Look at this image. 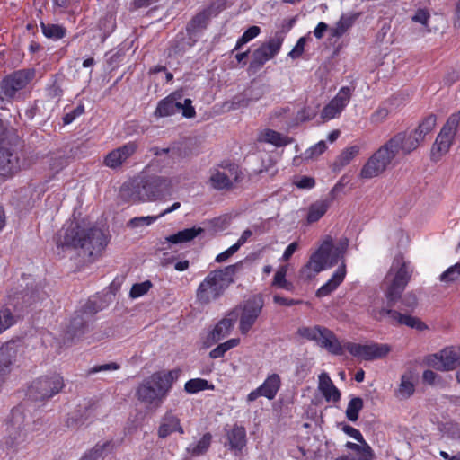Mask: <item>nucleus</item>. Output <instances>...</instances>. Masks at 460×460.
I'll use <instances>...</instances> for the list:
<instances>
[{
    "mask_svg": "<svg viewBox=\"0 0 460 460\" xmlns=\"http://www.w3.org/2000/svg\"><path fill=\"white\" fill-rule=\"evenodd\" d=\"M411 278L408 264L402 258H395L390 270L385 279L387 285L385 297L387 306H370L369 314L376 320H387L392 324H401L418 330L426 329V325L420 319L394 310L395 303L400 299Z\"/></svg>",
    "mask_w": 460,
    "mask_h": 460,
    "instance_id": "obj_1",
    "label": "nucleus"
},
{
    "mask_svg": "<svg viewBox=\"0 0 460 460\" xmlns=\"http://www.w3.org/2000/svg\"><path fill=\"white\" fill-rule=\"evenodd\" d=\"M348 248V240L341 239L337 244L332 243L331 236H326L319 248L310 256L308 262L300 270L299 276L304 280H310L319 272L330 269L341 261V265L332 278L316 292L317 296H326L334 291L346 276V265L343 261Z\"/></svg>",
    "mask_w": 460,
    "mask_h": 460,
    "instance_id": "obj_2",
    "label": "nucleus"
},
{
    "mask_svg": "<svg viewBox=\"0 0 460 460\" xmlns=\"http://www.w3.org/2000/svg\"><path fill=\"white\" fill-rule=\"evenodd\" d=\"M297 333L302 338L315 341L321 348L337 356L343 355L346 349L353 357L370 361L384 358L390 352V347L387 344L374 342L358 344L349 341L341 343L332 331L320 325L301 327Z\"/></svg>",
    "mask_w": 460,
    "mask_h": 460,
    "instance_id": "obj_3",
    "label": "nucleus"
},
{
    "mask_svg": "<svg viewBox=\"0 0 460 460\" xmlns=\"http://www.w3.org/2000/svg\"><path fill=\"white\" fill-rule=\"evenodd\" d=\"M56 244L62 249L80 250L82 254L91 258L102 252L107 239L99 228L85 227L77 222H71L58 231Z\"/></svg>",
    "mask_w": 460,
    "mask_h": 460,
    "instance_id": "obj_4",
    "label": "nucleus"
},
{
    "mask_svg": "<svg viewBox=\"0 0 460 460\" xmlns=\"http://www.w3.org/2000/svg\"><path fill=\"white\" fill-rule=\"evenodd\" d=\"M172 179L159 175L144 176L121 187V197L131 202L162 199L172 195Z\"/></svg>",
    "mask_w": 460,
    "mask_h": 460,
    "instance_id": "obj_5",
    "label": "nucleus"
},
{
    "mask_svg": "<svg viewBox=\"0 0 460 460\" xmlns=\"http://www.w3.org/2000/svg\"><path fill=\"white\" fill-rule=\"evenodd\" d=\"M177 373L160 371L145 379L137 388L136 396L147 409H158L172 388Z\"/></svg>",
    "mask_w": 460,
    "mask_h": 460,
    "instance_id": "obj_6",
    "label": "nucleus"
},
{
    "mask_svg": "<svg viewBox=\"0 0 460 460\" xmlns=\"http://www.w3.org/2000/svg\"><path fill=\"white\" fill-rule=\"evenodd\" d=\"M241 266L242 262H237L210 271L197 288L196 298L198 302L208 305L220 298L228 287L234 282V276Z\"/></svg>",
    "mask_w": 460,
    "mask_h": 460,
    "instance_id": "obj_7",
    "label": "nucleus"
},
{
    "mask_svg": "<svg viewBox=\"0 0 460 460\" xmlns=\"http://www.w3.org/2000/svg\"><path fill=\"white\" fill-rule=\"evenodd\" d=\"M460 129V110L453 113L440 129L431 147V158L439 160L448 153L454 143L455 137Z\"/></svg>",
    "mask_w": 460,
    "mask_h": 460,
    "instance_id": "obj_8",
    "label": "nucleus"
},
{
    "mask_svg": "<svg viewBox=\"0 0 460 460\" xmlns=\"http://www.w3.org/2000/svg\"><path fill=\"white\" fill-rule=\"evenodd\" d=\"M239 179L238 166L232 163H223L209 170L208 183L216 190H228Z\"/></svg>",
    "mask_w": 460,
    "mask_h": 460,
    "instance_id": "obj_9",
    "label": "nucleus"
},
{
    "mask_svg": "<svg viewBox=\"0 0 460 460\" xmlns=\"http://www.w3.org/2000/svg\"><path fill=\"white\" fill-rule=\"evenodd\" d=\"M394 157L393 151H391L385 143L362 166L359 172V178L362 180H370L381 175Z\"/></svg>",
    "mask_w": 460,
    "mask_h": 460,
    "instance_id": "obj_10",
    "label": "nucleus"
},
{
    "mask_svg": "<svg viewBox=\"0 0 460 460\" xmlns=\"http://www.w3.org/2000/svg\"><path fill=\"white\" fill-rule=\"evenodd\" d=\"M63 377L57 373L43 376L33 381L29 395L36 401H43L58 394L64 387Z\"/></svg>",
    "mask_w": 460,
    "mask_h": 460,
    "instance_id": "obj_11",
    "label": "nucleus"
},
{
    "mask_svg": "<svg viewBox=\"0 0 460 460\" xmlns=\"http://www.w3.org/2000/svg\"><path fill=\"white\" fill-rule=\"evenodd\" d=\"M181 112L186 118H193L195 110L190 99H182L180 93H172L159 102L155 114L158 117H166Z\"/></svg>",
    "mask_w": 460,
    "mask_h": 460,
    "instance_id": "obj_12",
    "label": "nucleus"
},
{
    "mask_svg": "<svg viewBox=\"0 0 460 460\" xmlns=\"http://www.w3.org/2000/svg\"><path fill=\"white\" fill-rule=\"evenodd\" d=\"M35 76L33 68L22 69L6 76L0 84V98L9 99L23 89Z\"/></svg>",
    "mask_w": 460,
    "mask_h": 460,
    "instance_id": "obj_13",
    "label": "nucleus"
},
{
    "mask_svg": "<svg viewBox=\"0 0 460 460\" xmlns=\"http://www.w3.org/2000/svg\"><path fill=\"white\" fill-rule=\"evenodd\" d=\"M283 40V37L277 33L274 37L257 48L252 53L250 68L257 71L261 68L267 61L272 59L279 52Z\"/></svg>",
    "mask_w": 460,
    "mask_h": 460,
    "instance_id": "obj_14",
    "label": "nucleus"
},
{
    "mask_svg": "<svg viewBox=\"0 0 460 460\" xmlns=\"http://www.w3.org/2000/svg\"><path fill=\"white\" fill-rule=\"evenodd\" d=\"M264 306L261 296H253L245 300L242 305L239 329L242 334H246L256 323Z\"/></svg>",
    "mask_w": 460,
    "mask_h": 460,
    "instance_id": "obj_15",
    "label": "nucleus"
},
{
    "mask_svg": "<svg viewBox=\"0 0 460 460\" xmlns=\"http://www.w3.org/2000/svg\"><path fill=\"white\" fill-rule=\"evenodd\" d=\"M420 138L418 137L414 130L403 131L395 134L385 144L394 156L401 151L403 155H409L416 150L420 145Z\"/></svg>",
    "mask_w": 460,
    "mask_h": 460,
    "instance_id": "obj_16",
    "label": "nucleus"
},
{
    "mask_svg": "<svg viewBox=\"0 0 460 460\" xmlns=\"http://www.w3.org/2000/svg\"><path fill=\"white\" fill-rule=\"evenodd\" d=\"M431 367L440 371H449L460 364V348L447 347L428 358Z\"/></svg>",
    "mask_w": 460,
    "mask_h": 460,
    "instance_id": "obj_17",
    "label": "nucleus"
},
{
    "mask_svg": "<svg viewBox=\"0 0 460 460\" xmlns=\"http://www.w3.org/2000/svg\"><path fill=\"white\" fill-rule=\"evenodd\" d=\"M352 89L343 86L338 93L324 106L321 112V118L324 121L339 117L350 101Z\"/></svg>",
    "mask_w": 460,
    "mask_h": 460,
    "instance_id": "obj_18",
    "label": "nucleus"
},
{
    "mask_svg": "<svg viewBox=\"0 0 460 460\" xmlns=\"http://www.w3.org/2000/svg\"><path fill=\"white\" fill-rule=\"evenodd\" d=\"M137 142L131 141L109 152L104 157V164L111 169L122 166L137 150Z\"/></svg>",
    "mask_w": 460,
    "mask_h": 460,
    "instance_id": "obj_19",
    "label": "nucleus"
},
{
    "mask_svg": "<svg viewBox=\"0 0 460 460\" xmlns=\"http://www.w3.org/2000/svg\"><path fill=\"white\" fill-rule=\"evenodd\" d=\"M24 162L21 159L18 151L0 150V174L11 178L24 169Z\"/></svg>",
    "mask_w": 460,
    "mask_h": 460,
    "instance_id": "obj_20",
    "label": "nucleus"
},
{
    "mask_svg": "<svg viewBox=\"0 0 460 460\" xmlns=\"http://www.w3.org/2000/svg\"><path fill=\"white\" fill-rule=\"evenodd\" d=\"M16 357L17 349L14 343H7L0 348V383L12 371Z\"/></svg>",
    "mask_w": 460,
    "mask_h": 460,
    "instance_id": "obj_21",
    "label": "nucleus"
},
{
    "mask_svg": "<svg viewBox=\"0 0 460 460\" xmlns=\"http://www.w3.org/2000/svg\"><path fill=\"white\" fill-rule=\"evenodd\" d=\"M237 316L238 314L236 312H231L215 326L209 336L213 342L220 341L230 333Z\"/></svg>",
    "mask_w": 460,
    "mask_h": 460,
    "instance_id": "obj_22",
    "label": "nucleus"
},
{
    "mask_svg": "<svg viewBox=\"0 0 460 460\" xmlns=\"http://www.w3.org/2000/svg\"><path fill=\"white\" fill-rule=\"evenodd\" d=\"M20 137L13 128H9L4 124L0 125V150L18 151Z\"/></svg>",
    "mask_w": 460,
    "mask_h": 460,
    "instance_id": "obj_23",
    "label": "nucleus"
},
{
    "mask_svg": "<svg viewBox=\"0 0 460 460\" xmlns=\"http://www.w3.org/2000/svg\"><path fill=\"white\" fill-rule=\"evenodd\" d=\"M318 389L321 391L325 400L327 402H338L341 398V393L333 385L328 374L322 373L318 376Z\"/></svg>",
    "mask_w": 460,
    "mask_h": 460,
    "instance_id": "obj_24",
    "label": "nucleus"
},
{
    "mask_svg": "<svg viewBox=\"0 0 460 460\" xmlns=\"http://www.w3.org/2000/svg\"><path fill=\"white\" fill-rule=\"evenodd\" d=\"M226 438L231 450L241 452L246 446V430L242 426L234 425L226 432Z\"/></svg>",
    "mask_w": 460,
    "mask_h": 460,
    "instance_id": "obj_25",
    "label": "nucleus"
},
{
    "mask_svg": "<svg viewBox=\"0 0 460 460\" xmlns=\"http://www.w3.org/2000/svg\"><path fill=\"white\" fill-rule=\"evenodd\" d=\"M19 299L20 296H18L10 298L8 306L0 309V334L16 323L18 315L13 314L9 306L15 309Z\"/></svg>",
    "mask_w": 460,
    "mask_h": 460,
    "instance_id": "obj_26",
    "label": "nucleus"
},
{
    "mask_svg": "<svg viewBox=\"0 0 460 460\" xmlns=\"http://www.w3.org/2000/svg\"><path fill=\"white\" fill-rule=\"evenodd\" d=\"M19 299L20 296H18L10 298L8 306L0 309V334L16 323L18 315L13 314L9 306L15 309Z\"/></svg>",
    "mask_w": 460,
    "mask_h": 460,
    "instance_id": "obj_27",
    "label": "nucleus"
},
{
    "mask_svg": "<svg viewBox=\"0 0 460 460\" xmlns=\"http://www.w3.org/2000/svg\"><path fill=\"white\" fill-rule=\"evenodd\" d=\"M174 431H178L181 434L183 433V429L180 424V420L171 411L166 412L161 420L158 436L161 438H164Z\"/></svg>",
    "mask_w": 460,
    "mask_h": 460,
    "instance_id": "obj_28",
    "label": "nucleus"
},
{
    "mask_svg": "<svg viewBox=\"0 0 460 460\" xmlns=\"http://www.w3.org/2000/svg\"><path fill=\"white\" fill-rule=\"evenodd\" d=\"M281 385V379L278 374H270L267 376L264 382L259 386L262 396L272 400L277 395Z\"/></svg>",
    "mask_w": 460,
    "mask_h": 460,
    "instance_id": "obj_29",
    "label": "nucleus"
},
{
    "mask_svg": "<svg viewBox=\"0 0 460 460\" xmlns=\"http://www.w3.org/2000/svg\"><path fill=\"white\" fill-rule=\"evenodd\" d=\"M260 142L273 145L276 147L285 146L292 142V138L273 129H265L258 137Z\"/></svg>",
    "mask_w": 460,
    "mask_h": 460,
    "instance_id": "obj_30",
    "label": "nucleus"
},
{
    "mask_svg": "<svg viewBox=\"0 0 460 460\" xmlns=\"http://www.w3.org/2000/svg\"><path fill=\"white\" fill-rule=\"evenodd\" d=\"M203 232V229L201 227H191V228H186L181 231H179L178 233L166 236L164 238L165 243H170L172 244H178V243H188L193 240L195 237H197L199 234H200Z\"/></svg>",
    "mask_w": 460,
    "mask_h": 460,
    "instance_id": "obj_31",
    "label": "nucleus"
},
{
    "mask_svg": "<svg viewBox=\"0 0 460 460\" xmlns=\"http://www.w3.org/2000/svg\"><path fill=\"white\" fill-rule=\"evenodd\" d=\"M211 440V434L206 433L197 443L190 444L186 450L191 456H202L208 450Z\"/></svg>",
    "mask_w": 460,
    "mask_h": 460,
    "instance_id": "obj_32",
    "label": "nucleus"
},
{
    "mask_svg": "<svg viewBox=\"0 0 460 460\" xmlns=\"http://www.w3.org/2000/svg\"><path fill=\"white\" fill-rule=\"evenodd\" d=\"M330 202L328 200H318L313 203L308 210L307 222L309 224L318 221L328 210Z\"/></svg>",
    "mask_w": 460,
    "mask_h": 460,
    "instance_id": "obj_33",
    "label": "nucleus"
},
{
    "mask_svg": "<svg viewBox=\"0 0 460 460\" xmlns=\"http://www.w3.org/2000/svg\"><path fill=\"white\" fill-rule=\"evenodd\" d=\"M437 125V116L434 114H429L419 124L418 128H416L414 132L420 138V142H423L425 137L432 132L434 128Z\"/></svg>",
    "mask_w": 460,
    "mask_h": 460,
    "instance_id": "obj_34",
    "label": "nucleus"
},
{
    "mask_svg": "<svg viewBox=\"0 0 460 460\" xmlns=\"http://www.w3.org/2000/svg\"><path fill=\"white\" fill-rule=\"evenodd\" d=\"M357 19L356 14L342 15L336 24L331 28V34L332 37L342 36L349 28L352 26Z\"/></svg>",
    "mask_w": 460,
    "mask_h": 460,
    "instance_id": "obj_35",
    "label": "nucleus"
},
{
    "mask_svg": "<svg viewBox=\"0 0 460 460\" xmlns=\"http://www.w3.org/2000/svg\"><path fill=\"white\" fill-rule=\"evenodd\" d=\"M359 153V147L358 146H352L345 148L336 158L334 162V167L341 169L348 165Z\"/></svg>",
    "mask_w": 460,
    "mask_h": 460,
    "instance_id": "obj_36",
    "label": "nucleus"
},
{
    "mask_svg": "<svg viewBox=\"0 0 460 460\" xmlns=\"http://www.w3.org/2000/svg\"><path fill=\"white\" fill-rule=\"evenodd\" d=\"M25 416L20 408H15L11 412V417L8 424V431L10 434L21 430L25 426Z\"/></svg>",
    "mask_w": 460,
    "mask_h": 460,
    "instance_id": "obj_37",
    "label": "nucleus"
},
{
    "mask_svg": "<svg viewBox=\"0 0 460 460\" xmlns=\"http://www.w3.org/2000/svg\"><path fill=\"white\" fill-rule=\"evenodd\" d=\"M40 26L42 33L49 39L57 40L62 39L66 35V29L59 24L41 22Z\"/></svg>",
    "mask_w": 460,
    "mask_h": 460,
    "instance_id": "obj_38",
    "label": "nucleus"
},
{
    "mask_svg": "<svg viewBox=\"0 0 460 460\" xmlns=\"http://www.w3.org/2000/svg\"><path fill=\"white\" fill-rule=\"evenodd\" d=\"M184 389L189 394H196L203 390H213L214 385L202 378H194L187 381Z\"/></svg>",
    "mask_w": 460,
    "mask_h": 460,
    "instance_id": "obj_39",
    "label": "nucleus"
},
{
    "mask_svg": "<svg viewBox=\"0 0 460 460\" xmlns=\"http://www.w3.org/2000/svg\"><path fill=\"white\" fill-rule=\"evenodd\" d=\"M111 442L107 441L104 443H97L93 448L85 452L81 460H101L105 456V451L110 447Z\"/></svg>",
    "mask_w": 460,
    "mask_h": 460,
    "instance_id": "obj_40",
    "label": "nucleus"
},
{
    "mask_svg": "<svg viewBox=\"0 0 460 460\" xmlns=\"http://www.w3.org/2000/svg\"><path fill=\"white\" fill-rule=\"evenodd\" d=\"M363 408V400L360 397H353L348 403L346 417L349 421H356L358 419V412Z\"/></svg>",
    "mask_w": 460,
    "mask_h": 460,
    "instance_id": "obj_41",
    "label": "nucleus"
},
{
    "mask_svg": "<svg viewBox=\"0 0 460 460\" xmlns=\"http://www.w3.org/2000/svg\"><path fill=\"white\" fill-rule=\"evenodd\" d=\"M414 393V385L410 375H403L397 390V396L401 399L410 397Z\"/></svg>",
    "mask_w": 460,
    "mask_h": 460,
    "instance_id": "obj_42",
    "label": "nucleus"
},
{
    "mask_svg": "<svg viewBox=\"0 0 460 460\" xmlns=\"http://www.w3.org/2000/svg\"><path fill=\"white\" fill-rule=\"evenodd\" d=\"M211 8H208L199 13H198L193 19L191 20L190 23L188 26V30H198L205 27L208 21L209 20L211 16Z\"/></svg>",
    "mask_w": 460,
    "mask_h": 460,
    "instance_id": "obj_43",
    "label": "nucleus"
},
{
    "mask_svg": "<svg viewBox=\"0 0 460 460\" xmlns=\"http://www.w3.org/2000/svg\"><path fill=\"white\" fill-rule=\"evenodd\" d=\"M152 287L153 284L150 280H146L141 283H136L132 286L130 289L129 296L133 299L143 296L150 290Z\"/></svg>",
    "mask_w": 460,
    "mask_h": 460,
    "instance_id": "obj_44",
    "label": "nucleus"
},
{
    "mask_svg": "<svg viewBox=\"0 0 460 460\" xmlns=\"http://www.w3.org/2000/svg\"><path fill=\"white\" fill-rule=\"evenodd\" d=\"M261 32V29L258 26H251L249 29H247L243 34L237 40V43L235 45L234 49H239L243 45L248 43L254 38H256Z\"/></svg>",
    "mask_w": 460,
    "mask_h": 460,
    "instance_id": "obj_45",
    "label": "nucleus"
},
{
    "mask_svg": "<svg viewBox=\"0 0 460 460\" xmlns=\"http://www.w3.org/2000/svg\"><path fill=\"white\" fill-rule=\"evenodd\" d=\"M440 280L444 282L460 281V262L448 268L440 276Z\"/></svg>",
    "mask_w": 460,
    "mask_h": 460,
    "instance_id": "obj_46",
    "label": "nucleus"
},
{
    "mask_svg": "<svg viewBox=\"0 0 460 460\" xmlns=\"http://www.w3.org/2000/svg\"><path fill=\"white\" fill-rule=\"evenodd\" d=\"M158 218H159L158 216L137 217H134V218L130 219L128 223V226L132 228H137V227H141L144 226H150L154 222H155Z\"/></svg>",
    "mask_w": 460,
    "mask_h": 460,
    "instance_id": "obj_47",
    "label": "nucleus"
},
{
    "mask_svg": "<svg viewBox=\"0 0 460 460\" xmlns=\"http://www.w3.org/2000/svg\"><path fill=\"white\" fill-rule=\"evenodd\" d=\"M327 148V146L324 141H319L317 144L307 149L305 153V157L306 159H313L321 154H323L325 149Z\"/></svg>",
    "mask_w": 460,
    "mask_h": 460,
    "instance_id": "obj_48",
    "label": "nucleus"
},
{
    "mask_svg": "<svg viewBox=\"0 0 460 460\" xmlns=\"http://www.w3.org/2000/svg\"><path fill=\"white\" fill-rule=\"evenodd\" d=\"M346 447L354 451L357 455V457L360 455L367 456L370 452V447L365 440L364 442H359V444L348 442Z\"/></svg>",
    "mask_w": 460,
    "mask_h": 460,
    "instance_id": "obj_49",
    "label": "nucleus"
},
{
    "mask_svg": "<svg viewBox=\"0 0 460 460\" xmlns=\"http://www.w3.org/2000/svg\"><path fill=\"white\" fill-rule=\"evenodd\" d=\"M85 320L83 318L82 314H76L70 323V332L73 333L74 336L77 335L85 324Z\"/></svg>",
    "mask_w": 460,
    "mask_h": 460,
    "instance_id": "obj_50",
    "label": "nucleus"
},
{
    "mask_svg": "<svg viewBox=\"0 0 460 460\" xmlns=\"http://www.w3.org/2000/svg\"><path fill=\"white\" fill-rule=\"evenodd\" d=\"M388 114L389 111L386 108L380 107L371 114L370 121L376 125L380 124L386 119Z\"/></svg>",
    "mask_w": 460,
    "mask_h": 460,
    "instance_id": "obj_51",
    "label": "nucleus"
},
{
    "mask_svg": "<svg viewBox=\"0 0 460 460\" xmlns=\"http://www.w3.org/2000/svg\"><path fill=\"white\" fill-rule=\"evenodd\" d=\"M84 112V107L83 104L78 105L76 108H75L70 112H67L63 117V122L65 125H68L72 123L77 117L81 116Z\"/></svg>",
    "mask_w": 460,
    "mask_h": 460,
    "instance_id": "obj_52",
    "label": "nucleus"
},
{
    "mask_svg": "<svg viewBox=\"0 0 460 460\" xmlns=\"http://www.w3.org/2000/svg\"><path fill=\"white\" fill-rule=\"evenodd\" d=\"M119 368V364H117L115 362H111V363H108V364L95 366V367L90 368L88 370V375H93V374H96L99 372L115 371V370H118Z\"/></svg>",
    "mask_w": 460,
    "mask_h": 460,
    "instance_id": "obj_53",
    "label": "nucleus"
},
{
    "mask_svg": "<svg viewBox=\"0 0 460 460\" xmlns=\"http://www.w3.org/2000/svg\"><path fill=\"white\" fill-rule=\"evenodd\" d=\"M306 40L305 37H301L296 46L292 49V50L288 53V57H290L293 59L298 58L301 57V55L304 52L305 45Z\"/></svg>",
    "mask_w": 460,
    "mask_h": 460,
    "instance_id": "obj_54",
    "label": "nucleus"
},
{
    "mask_svg": "<svg viewBox=\"0 0 460 460\" xmlns=\"http://www.w3.org/2000/svg\"><path fill=\"white\" fill-rule=\"evenodd\" d=\"M316 115V111L310 107H305L297 114V119L300 121H306L313 119Z\"/></svg>",
    "mask_w": 460,
    "mask_h": 460,
    "instance_id": "obj_55",
    "label": "nucleus"
},
{
    "mask_svg": "<svg viewBox=\"0 0 460 460\" xmlns=\"http://www.w3.org/2000/svg\"><path fill=\"white\" fill-rule=\"evenodd\" d=\"M286 274L287 268L285 266L280 267L275 273L272 285L279 288L287 280Z\"/></svg>",
    "mask_w": 460,
    "mask_h": 460,
    "instance_id": "obj_56",
    "label": "nucleus"
},
{
    "mask_svg": "<svg viewBox=\"0 0 460 460\" xmlns=\"http://www.w3.org/2000/svg\"><path fill=\"white\" fill-rule=\"evenodd\" d=\"M238 246L233 244L231 247H229L227 250L222 252L216 257L217 262H224L227 259H229L232 255H234L238 251Z\"/></svg>",
    "mask_w": 460,
    "mask_h": 460,
    "instance_id": "obj_57",
    "label": "nucleus"
},
{
    "mask_svg": "<svg viewBox=\"0 0 460 460\" xmlns=\"http://www.w3.org/2000/svg\"><path fill=\"white\" fill-rule=\"evenodd\" d=\"M273 301L276 304H279L281 305H286V306H291V305H298L301 303L300 300L289 299V298L280 296L279 295H275L273 296Z\"/></svg>",
    "mask_w": 460,
    "mask_h": 460,
    "instance_id": "obj_58",
    "label": "nucleus"
},
{
    "mask_svg": "<svg viewBox=\"0 0 460 460\" xmlns=\"http://www.w3.org/2000/svg\"><path fill=\"white\" fill-rule=\"evenodd\" d=\"M296 185L299 189H312L315 185L314 178L304 176L296 182Z\"/></svg>",
    "mask_w": 460,
    "mask_h": 460,
    "instance_id": "obj_59",
    "label": "nucleus"
},
{
    "mask_svg": "<svg viewBox=\"0 0 460 460\" xmlns=\"http://www.w3.org/2000/svg\"><path fill=\"white\" fill-rule=\"evenodd\" d=\"M299 244L297 242L291 243L284 251L281 260L288 261L291 256L297 251Z\"/></svg>",
    "mask_w": 460,
    "mask_h": 460,
    "instance_id": "obj_60",
    "label": "nucleus"
},
{
    "mask_svg": "<svg viewBox=\"0 0 460 460\" xmlns=\"http://www.w3.org/2000/svg\"><path fill=\"white\" fill-rule=\"evenodd\" d=\"M423 382L429 385H435L438 381V376L432 370H425L422 375Z\"/></svg>",
    "mask_w": 460,
    "mask_h": 460,
    "instance_id": "obj_61",
    "label": "nucleus"
},
{
    "mask_svg": "<svg viewBox=\"0 0 460 460\" xmlns=\"http://www.w3.org/2000/svg\"><path fill=\"white\" fill-rule=\"evenodd\" d=\"M66 164V160L64 157L59 156V157L51 159V163H50L49 166L52 171L58 172L59 170H61L63 167H65Z\"/></svg>",
    "mask_w": 460,
    "mask_h": 460,
    "instance_id": "obj_62",
    "label": "nucleus"
},
{
    "mask_svg": "<svg viewBox=\"0 0 460 460\" xmlns=\"http://www.w3.org/2000/svg\"><path fill=\"white\" fill-rule=\"evenodd\" d=\"M429 18V13L423 10L419 9L416 13L413 15L412 20L416 22H420L421 24H426L428 22V19Z\"/></svg>",
    "mask_w": 460,
    "mask_h": 460,
    "instance_id": "obj_63",
    "label": "nucleus"
},
{
    "mask_svg": "<svg viewBox=\"0 0 460 460\" xmlns=\"http://www.w3.org/2000/svg\"><path fill=\"white\" fill-rule=\"evenodd\" d=\"M227 349L225 347L224 343H221L209 352V356L212 358H218L223 357Z\"/></svg>",
    "mask_w": 460,
    "mask_h": 460,
    "instance_id": "obj_64",
    "label": "nucleus"
}]
</instances>
